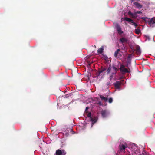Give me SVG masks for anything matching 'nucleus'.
<instances>
[{
	"label": "nucleus",
	"instance_id": "obj_1",
	"mask_svg": "<svg viewBox=\"0 0 155 155\" xmlns=\"http://www.w3.org/2000/svg\"><path fill=\"white\" fill-rule=\"evenodd\" d=\"M142 12L140 11H137L135 12L134 13H133L131 11H129L128 12V15L131 16V17L134 18H136L137 17V14H141Z\"/></svg>",
	"mask_w": 155,
	"mask_h": 155
},
{
	"label": "nucleus",
	"instance_id": "obj_2",
	"mask_svg": "<svg viewBox=\"0 0 155 155\" xmlns=\"http://www.w3.org/2000/svg\"><path fill=\"white\" fill-rule=\"evenodd\" d=\"M119 70L120 72L122 74H124L127 73H129V71L127 68H125V66L123 64H121Z\"/></svg>",
	"mask_w": 155,
	"mask_h": 155
},
{
	"label": "nucleus",
	"instance_id": "obj_3",
	"mask_svg": "<svg viewBox=\"0 0 155 155\" xmlns=\"http://www.w3.org/2000/svg\"><path fill=\"white\" fill-rule=\"evenodd\" d=\"M124 20H125L128 22H130V24L134 25L136 27L138 25L135 22H134L133 20L131 19L128 18L127 17H125L124 18Z\"/></svg>",
	"mask_w": 155,
	"mask_h": 155
},
{
	"label": "nucleus",
	"instance_id": "obj_4",
	"mask_svg": "<svg viewBox=\"0 0 155 155\" xmlns=\"http://www.w3.org/2000/svg\"><path fill=\"white\" fill-rule=\"evenodd\" d=\"M116 27L118 34L121 35L123 33V31L121 30V28L119 24H117L116 25Z\"/></svg>",
	"mask_w": 155,
	"mask_h": 155
},
{
	"label": "nucleus",
	"instance_id": "obj_5",
	"mask_svg": "<svg viewBox=\"0 0 155 155\" xmlns=\"http://www.w3.org/2000/svg\"><path fill=\"white\" fill-rule=\"evenodd\" d=\"M121 84V81H117L115 83H114V84L116 89L120 90V87Z\"/></svg>",
	"mask_w": 155,
	"mask_h": 155
},
{
	"label": "nucleus",
	"instance_id": "obj_6",
	"mask_svg": "<svg viewBox=\"0 0 155 155\" xmlns=\"http://www.w3.org/2000/svg\"><path fill=\"white\" fill-rule=\"evenodd\" d=\"M66 154V153L64 150H61L58 149L56 151V155H65Z\"/></svg>",
	"mask_w": 155,
	"mask_h": 155
},
{
	"label": "nucleus",
	"instance_id": "obj_7",
	"mask_svg": "<svg viewBox=\"0 0 155 155\" xmlns=\"http://www.w3.org/2000/svg\"><path fill=\"white\" fill-rule=\"evenodd\" d=\"M126 147H127L126 146L122 144H120L119 145V150L121 152H124Z\"/></svg>",
	"mask_w": 155,
	"mask_h": 155
},
{
	"label": "nucleus",
	"instance_id": "obj_8",
	"mask_svg": "<svg viewBox=\"0 0 155 155\" xmlns=\"http://www.w3.org/2000/svg\"><path fill=\"white\" fill-rule=\"evenodd\" d=\"M134 5L138 9H140L142 7V5H141L139 3L136 2H134L133 3Z\"/></svg>",
	"mask_w": 155,
	"mask_h": 155
},
{
	"label": "nucleus",
	"instance_id": "obj_9",
	"mask_svg": "<svg viewBox=\"0 0 155 155\" xmlns=\"http://www.w3.org/2000/svg\"><path fill=\"white\" fill-rule=\"evenodd\" d=\"M155 24V17L153 18L150 20L149 25L150 26H153V25Z\"/></svg>",
	"mask_w": 155,
	"mask_h": 155
},
{
	"label": "nucleus",
	"instance_id": "obj_10",
	"mask_svg": "<svg viewBox=\"0 0 155 155\" xmlns=\"http://www.w3.org/2000/svg\"><path fill=\"white\" fill-rule=\"evenodd\" d=\"M69 133H71L72 134H74L72 129H70L68 130L65 134V136L67 137L68 136Z\"/></svg>",
	"mask_w": 155,
	"mask_h": 155
},
{
	"label": "nucleus",
	"instance_id": "obj_11",
	"mask_svg": "<svg viewBox=\"0 0 155 155\" xmlns=\"http://www.w3.org/2000/svg\"><path fill=\"white\" fill-rule=\"evenodd\" d=\"M112 68L114 70V72L112 73V74H116L119 69H117L114 65L112 66Z\"/></svg>",
	"mask_w": 155,
	"mask_h": 155
},
{
	"label": "nucleus",
	"instance_id": "obj_12",
	"mask_svg": "<svg viewBox=\"0 0 155 155\" xmlns=\"http://www.w3.org/2000/svg\"><path fill=\"white\" fill-rule=\"evenodd\" d=\"M141 19L145 21L146 23H148L149 24V19L147 17H142Z\"/></svg>",
	"mask_w": 155,
	"mask_h": 155
},
{
	"label": "nucleus",
	"instance_id": "obj_13",
	"mask_svg": "<svg viewBox=\"0 0 155 155\" xmlns=\"http://www.w3.org/2000/svg\"><path fill=\"white\" fill-rule=\"evenodd\" d=\"M101 114L103 118L105 117L107 114L106 111V110H102L101 112Z\"/></svg>",
	"mask_w": 155,
	"mask_h": 155
},
{
	"label": "nucleus",
	"instance_id": "obj_14",
	"mask_svg": "<svg viewBox=\"0 0 155 155\" xmlns=\"http://www.w3.org/2000/svg\"><path fill=\"white\" fill-rule=\"evenodd\" d=\"M100 97L101 100L104 101L105 102L107 101L108 100L107 97H104L103 95H100Z\"/></svg>",
	"mask_w": 155,
	"mask_h": 155
},
{
	"label": "nucleus",
	"instance_id": "obj_15",
	"mask_svg": "<svg viewBox=\"0 0 155 155\" xmlns=\"http://www.w3.org/2000/svg\"><path fill=\"white\" fill-rule=\"evenodd\" d=\"M120 41L121 43H123L124 42H127V40L124 38H121L120 39Z\"/></svg>",
	"mask_w": 155,
	"mask_h": 155
},
{
	"label": "nucleus",
	"instance_id": "obj_16",
	"mask_svg": "<svg viewBox=\"0 0 155 155\" xmlns=\"http://www.w3.org/2000/svg\"><path fill=\"white\" fill-rule=\"evenodd\" d=\"M91 121L92 122V124H93L96 123L97 121V119L96 117H91L90 119Z\"/></svg>",
	"mask_w": 155,
	"mask_h": 155
},
{
	"label": "nucleus",
	"instance_id": "obj_17",
	"mask_svg": "<svg viewBox=\"0 0 155 155\" xmlns=\"http://www.w3.org/2000/svg\"><path fill=\"white\" fill-rule=\"evenodd\" d=\"M120 51V49H117L115 52L114 54V56L115 57H117L118 55V54H120L119 53V52Z\"/></svg>",
	"mask_w": 155,
	"mask_h": 155
},
{
	"label": "nucleus",
	"instance_id": "obj_18",
	"mask_svg": "<svg viewBox=\"0 0 155 155\" xmlns=\"http://www.w3.org/2000/svg\"><path fill=\"white\" fill-rule=\"evenodd\" d=\"M107 69L103 67H101L100 70H99L100 73H102L106 70Z\"/></svg>",
	"mask_w": 155,
	"mask_h": 155
},
{
	"label": "nucleus",
	"instance_id": "obj_19",
	"mask_svg": "<svg viewBox=\"0 0 155 155\" xmlns=\"http://www.w3.org/2000/svg\"><path fill=\"white\" fill-rule=\"evenodd\" d=\"M103 49L102 48H100L97 50V52L98 53L101 54L103 52Z\"/></svg>",
	"mask_w": 155,
	"mask_h": 155
},
{
	"label": "nucleus",
	"instance_id": "obj_20",
	"mask_svg": "<svg viewBox=\"0 0 155 155\" xmlns=\"http://www.w3.org/2000/svg\"><path fill=\"white\" fill-rule=\"evenodd\" d=\"M140 30L138 29H136L135 30V33L137 34H139L140 33Z\"/></svg>",
	"mask_w": 155,
	"mask_h": 155
},
{
	"label": "nucleus",
	"instance_id": "obj_21",
	"mask_svg": "<svg viewBox=\"0 0 155 155\" xmlns=\"http://www.w3.org/2000/svg\"><path fill=\"white\" fill-rule=\"evenodd\" d=\"M111 70V68L110 66L107 69V74H109Z\"/></svg>",
	"mask_w": 155,
	"mask_h": 155
},
{
	"label": "nucleus",
	"instance_id": "obj_22",
	"mask_svg": "<svg viewBox=\"0 0 155 155\" xmlns=\"http://www.w3.org/2000/svg\"><path fill=\"white\" fill-rule=\"evenodd\" d=\"M132 55H133L132 54H129L127 56V60H130V58L132 57Z\"/></svg>",
	"mask_w": 155,
	"mask_h": 155
},
{
	"label": "nucleus",
	"instance_id": "obj_23",
	"mask_svg": "<svg viewBox=\"0 0 155 155\" xmlns=\"http://www.w3.org/2000/svg\"><path fill=\"white\" fill-rule=\"evenodd\" d=\"M141 51L140 50L136 51V53L138 55L140 54Z\"/></svg>",
	"mask_w": 155,
	"mask_h": 155
},
{
	"label": "nucleus",
	"instance_id": "obj_24",
	"mask_svg": "<svg viewBox=\"0 0 155 155\" xmlns=\"http://www.w3.org/2000/svg\"><path fill=\"white\" fill-rule=\"evenodd\" d=\"M108 102L110 103H111L113 102V99L112 98H109L108 100Z\"/></svg>",
	"mask_w": 155,
	"mask_h": 155
},
{
	"label": "nucleus",
	"instance_id": "obj_25",
	"mask_svg": "<svg viewBox=\"0 0 155 155\" xmlns=\"http://www.w3.org/2000/svg\"><path fill=\"white\" fill-rule=\"evenodd\" d=\"M87 117H90V119L92 117H91V113H89L88 114H87Z\"/></svg>",
	"mask_w": 155,
	"mask_h": 155
},
{
	"label": "nucleus",
	"instance_id": "obj_26",
	"mask_svg": "<svg viewBox=\"0 0 155 155\" xmlns=\"http://www.w3.org/2000/svg\"><path fill=\"white\" fill-rule=\"evenodd\" d=\"M136 51L140 50V47L139 46H137L136 47Z\"/></svg>",
	"mask_w": 155,
	"mask_h": 155
},
{
	"label": "nucleus",
	"instance_id": "obj_27",
	"mask_svg": "<svg viewBox=\"0 0 155 155\" xmlns=\"http://www.w3.org/2000/svg\"><path fill=\"white\" fill-rule=\"evenodd\" d=\"M101 73L100 72V71H99L97 73V76H99L100 75V74Z\"/></svg>",
	"mask_w": 155,
	"mask_h": 155
},
{
	"label": "nucleus",
	"instance_id": "obj_28",
	"mask_svg": "<svg viewBox=\"0 0 155 155\" xmlns=\"http://www.w3.org/2000/svg\"><path fill=\"white\" fill-rule=\"evenodd\" d=\"M113 74H112V75H111V76L110 77V80H111V79H112V78H113Z\"/></svg>",
	"mask_w": 155,
	"mask_h": 155
},
{
	"label": "nucleus",
	"instance_id": "obj_29",
	"mask_svg": "<svg viewBox=\"0 0 155 155\" xmlns=\"http://www.w3.org/2000/svg\"><path fill=\"white\" fill-rule=\"evenodd\" d=\"M89 107H87L86 108V109H85V111H87L88 110V109H89Z\"/></svg>",
	"mask_w": 155,
	"mask_h": 155
},
{
	"label": "nucleus",
	"instance_id": "obj_30",
	"mask_svg": "<svg viewBox=\"0 0 155 155\" xmlns=\"http://www.w3.org/2000/svg\"><path fill=\"white\" fill-rule=\"evenodd\" d=\"M98 104H100V105H101L102 104L101 103V102H98Z\"/></svg>",
	"mask_w": 155,
	"mask_h": 155
},
{
	"label": "nucleus",
	"instance_id": "obj_31",
	"mask_svg": "<svg viewBox=\"0 0 155 155\" xmlns=\"http://www.w3.org/2000/svg\"><path fill=\"white\" fill-rule=\"evenodd\" d=\"M69 97L68 94H66L65 95V97L66 98H67Z\"/></svg>",
	"mask_w": 155,
	"mask_h": 155
},
{
	"label": "nucleus",
	"instance_id": "obj_32",
	"mask_svg": "<svg viewBox=\"0 0 155 155\" xmlns=\"http://www.w3.org/2000/svg\"><path fill=\"white\" fill-rule=\"evenodd\" d=\"M135 0H131V2H134V1H135Z\"/></svg>",
	"mask_w": 155,
	"mask_h": 155
},
{
	"label": "nucleus",
	"instance_id": "obj_33",
	"mask_svg": "<svg viewBox=\"0 0 155 155\" xmlns=\"http://www.w3.org/2000/svg\"><path fill=\"white\" fill-rule=\"evenodd\" d=\"M89 66H90V64H89Z\"/></svg>",
	"mask_w": 155,
	"mask_h": 155
}]
</instances>
